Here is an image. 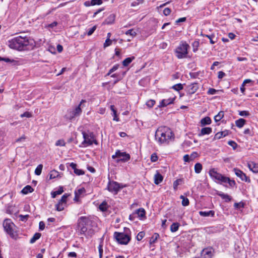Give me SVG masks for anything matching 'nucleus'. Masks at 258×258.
I'll return each mask as SVG.
<instances>
[{"instance_id": "obj_11", "label": "nucleus", "mask_w": 258, "mask_h": 258, "mask_svg": "<svg viewBox=\"0 0 258 258\" xmlns=\"http://www.w3.org/2000/svg\"><path fill=\"white\" fill-rule=\"evenodd\" d=\"M122 188L123 187L121 186L118 182L114 181H109L107 185L108 190L114 194H117L118 191Z\"/></svg>"}, {"instance_id": "obj_30", "label": "nucleus", "mask_w": 258, "mask_h": 258, "mask_svg": "<svg viewBox=\"0 0 258 258\" xmlns=\"http://www.w3.org/2000/svg\"><path fill=\"white\" fill-rule=\"evenodd\" d=\"M205 36L209 39L212 44H215L217 41V38L215 37L214 35H205Z\"/></svg>"}, {"instance_id": "obj_8", "label": "nucleus", "mask_w": 258, "mask_h": 258, "mask_svg": "<svg viewBox=\"0 0 258 258\" xmlns=\"http://www.w3.org/2000/svg\"><path fill=\"white\" fill-rule=\"evenodd\" d=\"M189 46L186 42H181L179 45L175 49V53L176 57L179 58H185L188 53V49Z\"/></svg>"}, {"instance_id": "obj_34", "label": "nucleus", "mask_w": 258, "mask_h": 258, "mask_svg": "<svg viewBox=\"0 0 258 258\" xmlns=\"http://www.w3.org/2000/svg\"><path fill=\"white\" fill-rule=\"evenodd\" d=\"M138 216L141 218H144L145 217V210L143 208H140L137 210L136 213Z\"/></svg>"}, {"instance_id": "obj_19", "label": "nucleus", "mask_w": 258, "mask_h": 258, "mask_svg": "<svg viewBox=\"0 0 258 258\" xmlns=\"http://www.w3.org/2000/svg\"><path fill=\"white\" fill-rule=\"evenodd\" d=\"M248 167L250 170L255 173L258 172V164L253 162H250L248 163Z\"/></svg>"}, {"instance_id": "obj_46", "label": "nucleus", "mask_w": 258, "mask_h": 258, "mask_svg": "<svg viewBox=\"0 0 258 258\" xmlns=\"http://www.w3.org/2000/svg\"><path fill=\"white\" fill-rule=\"evenodd\" d=\"M102 4V0H91V6L94 5H100Z\"/></svg>"}, {"instance_id": "obj_27", "label": "nucleus", "mask_w": 258, "mask_h": 258, "mask_svg": "<svg viewBox=\"0 0 258 258\" xmlns=\"http://www.w3.org/2000/svg\"><path fill=\"white\" fill-rule=\"evenodd\" d=\"M253 81L250 80V79H246L245 80L242 84L241 85V87H240V90L241 91V92L242 93H244V90H245V88H244V86L247 84H249V83H252Z\"/></svg>"}, {"instance_id": "obj_1", "label": "nucleus", "mask_w": 258, "mask_h": 258, "mask_svg": "<svg viewBox=\"0 0 258 258\" xmlns=\"http://www.w3.org/2000/svg\"><path fill=\"white\" fill-rule=\"evenodd\" d=\"M93 222L86 217H81L78 220V229L81 235L91 236L94 231L92 229Z\"/></svg>"}, {"instance_id": "obj_57", "label": "nucleus", "mask_w": 258, "mask_h": 258, "mask_svg": "<svg viewBox=\"0 0 258 258\" xmlns=\"http://www.w3.org/2000/svg\"><path fill=\"white\" fill-rule=\"evenodd\" d=\"M228 145L231 146L233 149H235L237 146V144L233 141H229L228 143Z\"/></svg>"}, {"instance_id": "obj_9", "label": "nucleus", "mask_w": 258, "mask_h": 258, "mask_svg": "<svg viewBox=\"0 0 258 258\" xmlns=\"http://www.w3.org/2000/svg\"><path fill=\"white\" fill-rule=\"evenodd\" d=\"M82 135L84 138V141L82 144L85 147H87L94 143L96 145L98 144L97 141L94 139V136L93 133L88 132H82Z\"/></svg>"}, {"instance_id": "obj_23", "label": "nucleus", "mask_w": 258, "mask_h": 258, "mask_svg": "<svg viewBox=\"0 0 258 258\" xmlns=\"http://www.w3.org/2000/svg\"><path fill=\"white\" fill-rule=\"evenodd\" d=\"M199 214L204 217H208V216H212L213 217L215 214V212L213 211H200Z\"/></svg>"}, {"instance_id": "obj_58", "label": "nucleus", "mask_w": 258, "mask_h": 258, "mask_svg": "<svg viewBox=\"0 0 258 258\" xmlns=\"http://www.w3.org/2000/svg\"><path fill=\"white\" fill-rule=\"evenodd\" d=\"M239 115L243 116H247L249 115V113L247 111H239Z\"/></svg>"}, {"instance_id": "obj_51", "label": "nucleus", "mask_w": 258, "mask_h": 258, "mask_svg": "<svg viewBox=\"0 0 258 258\" xmlns=\"http://www.w3.org/2000/svg\"><path fill=\"white\" fill-rule=\"evenodd\" d=\"M244 204L242 202H240V203H235L234 204V207L236 209H239L240 208H243V207H244Z\"/></svg>"}, {"instance_id": "obj_3", "label": "nucleus", "mask_w": 258, "mask_h": 258, "mask_svg": "<svg viewBox=\"0 0 258 258\" xmlns=\"http://www.w3.org/2000/svg\"><path fill=\"white\" fill-rule=\"evenodd\" d=\"M173 136V133L168 127L164 126L159 127L155 133V139L160 144H164L168 142Z\"/></svg>"}, {"instance_id": "obj_43", "label": "nucleus", "mask_w": 258, "mask_h": 258, "mask_svg": "<svg viewBox=\"0 0 258 258\" xmlns=\"http://www.w3.org/2000/svg\"><path fill=\"white\" fill-rule=\"evenodd\" d=\"M180 198L182 199V205L183 206H186L189 205V200L187 198L184 197L183 196H181Z\"/></svg>"}, {"instance_id": "obj_14", "label": "nucleus", "mask_w": 258, "mask_h": 258, "mask_svg": "<svg viewBox=\"0 0 258 258\" xmlns=\"http://www.w3.org/2000/svg\"><path fill=\"white\" fill-rule=\"evenodd\" d=\"M70 166L74 170V173L77 175H81L84 174V171L81 169L77 168V164L74 163H71Z\"/></svg>"}, {"instance_id": "obj_31", "label": "nucleus", "mask_w": 258, "mask_h": 258, "mask_svg": "<svg viewBox=\"0 0 258 258\" xmlns=\"http://www.w3.org/2000/svg\"><path fill=\"white\" fill-rule=\"evenodd\" d=\"M159 237V235L158 233H154L150 239V244H152L155 243Z\"/></svg>"}, {"instance_id": "obj_15", "label": "nucleus", "mask_w": 258, "mask_h": 258, "mask_svg": "<svg viewBox=\"0 0 258 258\" xmlns=\"http://www.w3.org/2000/svg\"><path fill=\"white\" fill-rule=\"evenodd\" d=\"M202 255L204 256V258H211L212 256L211 248L204 249L202 252Z\"/></svg>"}, {"instance_id": "obj_39", "label": "nucleus", "mask_w": 258, "mask_h": 258, "mask_svg": "<svg viewBox=\"0 0 258 258\" xmlns=\"http://www.w3.org/2000/svg\"><path fill=\"white\" fill-rule=\"evenodd\" d=\"M42 168L43 165L42 164L38 165L35 170V174L37 175H40L42 172Z\"/></svg>"}, {"instance_id": "obj_10", "label": "nucleus", "mask_w": 258, "mask_h": 258, "mask_svg": "<svg viewBox=\"0 0 258 258\" xmlns=\"http://www.w3.org/2000/svg\"><path fill=\"white\" fill-rule=\"evenodd\" d=\"M112 158H117L116 160L117 163L120 162H126L130 160L131 156L129 154L125 152H121L120 150H118L115 152V154L112 156Z\"/></svg>"}, {"instance_id": "obj_61", "label": "nucleus", "mask_w": 258, "mask_h": 258, "mask_svg": "<svg viewBox=\"0 0 258 258\" xmlns=\"http://www.w3.org/2000/svg\"><path fill=\"white\" fill-rule=\"evenodd\" d=\"M171 13V10L169 8H166L163 10V14L165 16H168Z\"/></svg>"}, {"instance_id": "obj_12", "label": "nucleus", "mask_w": 258, "mask_h": 258, "mask_svg": "<svg viewBox=\"0 0 258 258\" xmlns=\"http://www.w3.org/2000/svg\"><path fill=\"white\" fill-rule=\"evenodd\" d=\"M235 174L239 177L242 181H245V182H250V179L249 177H248L245 173H244L241 170L234 168L233 169Z\"/></svg>"}, {"instance_id": "obj_36", "label": "nucleus", "mask_w": 258, "mask_h": 258, "mask_svg": "<svg viewBox=\"0 0 258 258\" xmlns=\"http://www.w3.org/2000/svg\"><path fill=\"white\" fill-rule=\"evenodd\" d=\"M224 112L220 111L218 114L215 116L214 120L216 122L220 121L224 116Z\"/></svg>"}, {"instance_id": "obj_18", "label": "nucleus", "mask_w": 258, "mask_h": 258, "mask_svg": "<svg viewBox=\"0 0 258 258\" xmlns=\"http://www.w3.org/2000/svg\"><path fill=\"white\" fill-rule=\"evenodd\" d=\"M228 134H229V131L228 130H225L223 132H218L215 134V135L214 136V139L215 140L220 139L226 136L227 135H228Z\"/></svg>"}, {"instance_id": "obj_45", "label": "nucleus", "mask_w": 258, "mask_h": 258, "mask_svg": "<svg viewBox=\"0 0 258 258\" xmlns=\"http://www.w3.org/2000/svg\"><path fill=\"white\" fill-rule=\"evenodd\" d=\"M172 88L173 89H174V90H175L176 91H178L182 89L183 86L181 84L179 83V84H177L173 86Z\"/></svg>"}, {"instance_id": "obj_63", "label": "nucleus", "mask_w": 258, "mask_h": 258, "mask_svg": "<svg viewBox=\"0 0 258 258\" xmlns=\"http://www.w3.org/2000/svg\"><path fill=\"white\" fill-rule=\"evenodd\" d=\"M28 217H29L28 215H19L20 220H21L22 221H25L27 220Z\"/></svg>"}, {"instance_id": "obj_28", "label": "nucleus", "mask_w": 258, "mask_h": 258, "mask_svg": "<svg viewBox=\"0 0 258 258\" xmlns=\"http://www.w3.org/2000/svg\"><path fill=\"white\" fill-rule=\"evenodd\" d=\"M201 123L202 125L210 124L211 123V119L209 117H205L201 119Z\"/></svg>"}, {"instance_id": "obj_21", "label": "nucleus", "mask_w": 258, "mask_h": 258, "mask_svg": "<svg viewBox=\"0 0 258 258\" xmlns=\"http://www.w3.org/2000/svg\"><path fill=\"white\" fill-rule=\"evenodd\" d=\"M163 179V177L162 175L160 174L158 172L156 173V174L154 175V183L156 184H159L161 183Z\"/></svg>"}, {"instance_id": "obj_35", "label": "nucleus", "mask_w": 258, "mask_h": 258, "mask_svg": "<svg viewBox=\"0 0 258 258\" xmlns=\"http://www.w3.org/2000/svg\"><path fill=\"white\" fill-rule=\"evenodd\" d=\"M125 74V72H123L122 73V75H120L119 74L116 73V74H114L111 75V77H113V78H117V79L114 82L115 83H116L118 81L120 80L122 78V77L124 76Z\"/></svg>"}, {"instance_id": "obj_22", "label": "nucleus", "mask_w": 258, "mask_h": 258, "mask_svg": "<svg viewBox=\"0 0 258 258\" xmlns=\"http://www.w3.org/2000/svg\"><path fill=\"white\" fill-rule=\"evenodd\" d=\"M212 128L210 127H203L201 129V133L199 134V136L205 135H209L212 133Z\"/></svg>"}, {"instance_id": "obj_56", "label": "nucleus", "mask_w": 258, "mask_h": 258, "mask_svg": "<svg viewBox=\"0 0 258 258\" xmlns=\"http://www.w3.org/2000/svg\"><path fill=\"white\" fill-rule=\"evenodd\" d=\"M96 29V26H94L93 27H92L91 29H90L89 30V31L87 32V35L88 36L91 35L94 33V32L95 31Z\"/></svg>"}, {"instance_id": "obj_59", "label": "nucleus", "mask_w": 258, "mask_h": 258, "mask_svg": "<svg viewBox=\"0 0 258 258\" xmlns=\"http://www.w3.org/2000/svg\"><path fill=\"white\" fill-rule=\"evenodd\" d=\"M158 160V156L156 153H153L151 156V160L152 162H156Z\"/></svg>"}, {"instance_id": "obj_44", "label": "nucleus", "mask_w": 258, "mask_h": 258, "mask_svg": "<svg viewBox=\"0 0 258 258\" xmlns=\"http://www.w3.org/2000/svg\"><path fill=\"white\" fill-rule=\"evenodd\" d=\"M125 34L127 35H131L132 37H134L137 35V33L133 29H130L126 31Z\"/></svg>"}, {"instance_id": "obj_16", "label": "nucleus", "mask_w": 258, "mask_h": 258, "mask_svg": "<svg viewBox=\"0 0 258 258\" xmlns=\"http://www.w3.org/2000/svg\"><path fill=\"white\" fill-rule=\"evenodd\" d=\"M115 15L114 14L110 15L103 22V24L110 25L114 23L115 20Z\"/></svg>"}, {"instance_id": "obj_26", "label": "nucleus", "mask_w": 258, "mask_h": 258, "mask_svg": "<svg viewBox=\"0 0 258 258\" xmlns=\"http://www.w3.org/2000/svg\"><path fill=\"white\" fill-rule=\"evenodd\" d=\"M179 226V223L177 222L172 223V225L170 226V231L172 232H175L177 231L178 230Z\"/></svg>"}, {"instance_id": "obj_64", "label": "nucleus", "mask_w": 258, "mask_h": 258, "mask_svg": "<svg viewBox=\"0 0 258 258\" xmlns=\"http://www.w3.org/2000/svg\"><path fill=\"white\" fill-rule=\"evenodd\" d=\"M155 101L153 100H150L147 102V105L150 107H152L155 104Z\"/></svg>"}, {"instance_id": "obj_6", "label": "nucleus", "mask_w": 258, "mask_h": 258, "mask_svg": "<svg viewBox=\"0 0 258 258\" xmlns=\"http://www.w3.org/2000/svg\"><path fill=\"white\" fill-rule=\"evenodd\" d=\"M85 102L84 100H82L80 104L73 110H68L64 116V118L67 120L72 121L75 119L79 117L82 113L81 107H83V103Z\"/></svg>"}, {"instance_id": "obj_38", "label": "nucleus", "mask_w": 258, "mask_h": 258, "mask_svg": "<svg viewBox=\"0 0 258 258\" xmlns=\"http://www.w3.org/2000/svg\"><path fill=\"white\" fill-rule=\"evenodd\" d=\"M58 175H59L58 172L55 170H53L50 172L49 178L53 179V178H55L58 177Z\"/></svg>"}, {"instance_id": "obj_55", "label": "nucleus", "mask_w": 258, "mask_h": 258, "mask_svg": "<svg viewBox=\"0 0 258 258\" xmlns=\"http://www.w3.org/2000/svg\"><path fill=\"white\" fill-rule=\"evenodd\" d=\"M112 43V40H110L109 38H107L106 40H105V43H104V47H106L109 45H110Z\"/></svg>"}, {"instance_id": "obj_47", "label": "nucleus", "mask_w": 258, "mask_h": 258, "mask_svg": "<svg viewBox=\"0 0 258 258\" xmlns=\"http://www.w3.org/2000/svg\"><path fill=\"white\" fill-rule=\"evenodd\" d=\"M69 196V195L65 194L63 195L61 199L59 200V202L62 203V204H66L67 202V199Z\"/></svg>"}, {"instance_id": "obj_37", "label": "nucleus", "mask_w": 258, "mask_h": 258, "mask_svg": "<svg viewBox=\"0 0 258 258\" xmlns=\"http://www.w3.org/2000/svg\"><path fill=\"white\" fill-rule=\"evenodd\" d=\"M40 236H41V234L40 233H36L33 235L32 238L30 239V242L31 243H34L37 240H38V239L40 238Z\"/></svg>"}, {"instance_id": "obj_48", "label": "nucleus", "mask_w": 258, "mask_h": 258, "mask_svg": "<svg viewBox=\"0 0 258 258\" xmlns=\"http://www.w3.org/2000/svg\"><path fill=\"white\" fill-rule=\"evenodd\" d=\"M99 209L102 211H105L107 210V204L105 202H103L99 206Z\"/></svg>"}, {"instance_id": "obj_24", "label": "nucleus", "mask_w": 258, "mask_h": 258, "mask_svg": "<svg viewBox=\"0 0 258 258\" xmlns=\"http://www.w3.org/2000/svg\"><path fill=\"white\" fill-rule=\"evenodd\" d=\"M33 191V188L30 185H27L21 190L23 194L26 195L31 193Z\"/></svg>"}, {"instance_id": "obj_7", "label": "nucleus", "mask_w": 258, "mask_h": 258, "mask_svg": "<svg viewBox=\"0 0 258 258\" xmlns=\"http://www.w3.org/2000/svg\"><path fill=\"white\" fill-rule=\"evenodd\" d=\"M127 231H130V230L128 229H125V233L118 232L114 233V237L118 243L126 245L131 240V236L127 233Z\"/></svg>"}, {"instance_id": "obj_52", "label": "nucleus", "mask_w": 258, "mask_h": 258, "mask_svg": "<svg viewBox=\"0 0 258 258\" xmlns=\"http://www.w3.org/2000/svg\"><path fill=\"white\" fill-rule=\"evenodd\" d=\"M219 92V90H217L214 88H210L208 91V94L209 95H214L216 93Z\"/></svg>"}, {"instance_id": "obj_29", "label": "nucleus", "mask_w": 258, "mask_h": 258, "mask_svg": "<svg viewBox=\"0 0 258 258\" xmlns=\"http://www.w3.org/2000/svg\"><path fill=\"white\" fill-rule=\"evenodd\" d=\"M203 168L202 165L200 163H197L195 165V171L196 173H200L202 171Z\"/></svg>"}, {"instance_id": "obj_60", "label": "nucleus", "mask_w": 258, "mask_h": 258, "mask_svg": "<svg viewBox=\"0 0 258 258\" xmlns=\"http://www.w3.org/2000/svg\"><path fill=\"white\" fill-rule=\"evenodd\" d=\"M20 116H21V117H26L29 118L32 116V114H31V113H30L29 112H25L24 113L21 114L20 115Z\"/></svg>"}, {"instance_id": "obj_41", "label": "nucleus", "mask_w": 258, "mask_h": 258, "mask_svg": "<svg viewBox=\"0 0 258 258\" xmlns=\"http://www.w3.org/2000/svg\"><path fill=\"white\" fill-rule=\"evenodd\" d=\"M98 251L99 253V258H102L103 256V241H101L98 246Z\"/></svg>"}, {"instance_id": "obj_25", "label": "nucleus", "mask_w": 258, "mask_h": 258, "mask_svg": "<svg viewBox=\"0 0 258 258\" xmlns=\"http://www.w3.org/2000/svg\"><path fill=\"white\" fill-rule=\"evenodd\" d=\"M246 120L245 119L243 118H239L235 121V124L238 127L241 128L243 126Z\"/></svg>"}, {"instance_id": "obj_62", "label": "nucleus", "mask_w": 258, "mask_h": 258, "mask_svg": "<svg viewBox=\"0 0 258 258\" xmlns=\"http://www.w3.org/2000/svg\"><path fill=\"white\" fill-rule=\"evenodd\" d=\"M200 72L190 73V76L192 78H197L199 75Z\"/></svg>"}, {"instance_id": "obj_49", "label": "nucleus", "mask_w": 258, "mask_h": 258, "mask_svg": "<svg viewBox=\"0 0 258 258\" xmlns=\"http://www.w3.org/2000/svg\"><path fill=\"white\" fill-rule=\"evenodd\" d=\"M66 143L63 140H59L55 143L56 146H64Z\"/></svg>"}, {"instance_id": "obj_4", "label": "nucleus", "mask_w": 258, "mask_h": 258, "mask_svg": "<svg viewBox=\"0 0 258 258\" xmlns=\"http://www.w3.org/2000/svg\"><path fill=\"white\" fill-rule=\"evenodd\" d=\"M209 175L213 179L218 180L221 183H228L230 186L233 187L235 185L234 180H231L229 177L224 176L217 172L215 168L209 170Z\"/></svg>"}, {"instance_id": "obj_2", "label": "nucleus", "mask_w": 258, "mask_h": 258, "mask_svg": "<svg viewBox=\"0 0 258 258\" xmlns=\"http://www.w3.org/2000/svg\"><path fill=\"white\" fill-rule=\"evenodd\" d=\"M29 40L27 37L19 36L9 41L8 45L11 48L22 51L29 45Z\"/></svg>"}, {"instance_id": "obj_32", "label": "nucleus", "mask_w": 258, "mask_h": 258, "mask_svg": "<svg viewBox=\"0 0 258 258\" xmlns=\"http://www.w3.org/2000/svg\"><path fill=\"white\" fill-rule=\"evenodd\" d=\"M135 58V57L134 56L125 58L122 61L123 66L124 67L127 66Z\"/></svg>"}, {"instance_id": "obj_20", "label": "nucleus", "mask_w": 258, "mask_h": 258, "mask_svg": "<svg viewBox=\"0 0 258 258\" xmlns=\"http://www.w3.org/2000/svg\"><path fill=\"white\" fill-rule=\"evenodd\" d=\"M175 98H170L168 99H163L160 102L159 107H164L167 106L168 104L172 103L174 100Z\"/></svg>"}, {"instance_id": "obj_42", "label": "nucleus", "mask_w": 258, "mask_h": 258, "mask_svg": "<svg viewBox=\"0 0 258 258\" xmlns=\"http://www.w3.org/2000/svg\"><path fill=\"white\" fill-rule=\"evenodd\" d=\"M85 191V189L84 187H82L76 190L75 192V195H76L77 196H79L80 197L82 194H84Z\"/></svg>"}, {"instance_id": "obj_13", "label": "nucleus", "mask_w": 258, "mask_h": 258, "mask_svg": "<svg viewBox=\"0 0 258 258\" xmlns=\"http://www.w3.org/2000/svg\"><path fill=\"white\" fill-rule=\"evenodd\" d=\"M198 88V84L197 83L192 84L187 86V91L189 95H191L197 91Z\"/></svg>"}, {"instance_id": "obj_33", "label": "nucleus", "mask_w": 258, "mask_h": 258, "mask_svg": "<svg viewBox=\"0 0 258 258\" xmlns=\"http://www.w3.org/2000/svg\"><path fill=\"white\" fill-rule=\"evenodd\" d=\"M63 191L62 187H60L59 188L55 191H52L51 192V197L52 198H55L56 196L58 195L61 194Z\"/></svg>"}, {"instance_id": "obj_40", "label": "nucleus", "mask_w": 258, "mask_h": 258, "mask_svg": "<svg viewBox=\"0 0 258 258\" xmlns=\"http://www.w3.org/2000/svg\"><path fill=\"white\" fill-rule=\"evenodd\" d=\"M65 204H62L61 202H58L55 206L56 209L58 211H62L64 209Z\"/></svg>"}, {"instance_id": "obj_17", "label": "nucleus", "mask_w": 258, "mask_h": 258, "mask_svg": "<svg viewBox=\"0 0 258 258\" xmlns=\"http://www.w3.org/2000/svg\"><path fill=\"white\" fill-rule=\"evenodd\" d=\"M217 195L220 196L222 199L225 200L226 202H230L232 200V198L227 194H224L221 191H218L217 193Z\"/></svg>"}, {"instance_id": "obj_53", "label": "nucleus", "mask_w": 258, "mask_h": 258, "mask_svg": "<svg viewBox=\"0 0 258 258\" xmlns=\"http://www.w3.org/2000/svg\"><path fill=\"white\" fill-rule=\"evenodd\" d=\"M145 236V233L144 232H139L137 236V239L138 240V241H140L142 239V238L144 237Z\"/></svg>"}, {"instance_id": "obj_50", "label": "nucleus", "mask_w": 258, "mask_h": 258, "mask_svg": "<svg viewBox=\"0 0 258 258\" xmlns=\"http://www.w3.org/2000/svg\"><path fill=\"white\" fill-rule=\"evenodd\" d=\"M118 68V65L114 66L106 74V76H109L111 73L115 71Z\"/></svg>"}, {"instance_id": "obj_54", "label": "nucleus", "mask_w": 258, "mask_h": 258, "mask_svg": "<svg viewBox=\"0 0 258 258\" xmlns=\"http://www.w3.org/2000/svg\"><path fill=\"white\" fill-rule=\"evenodd\" d=\"M181 182V179H178L174 181L173 182V188L174 189H176L178 185L179 184L180 182Z\"/></svg>"}, {"instance_id": "obj_5", "label": "nucleus", "mask_w": 258, "mask_h": 258, "mask_svg": "<svg viewBox=\"0 0 258 258\" xmlns=\"http://www.w3.org/2000/svg\"><path fill=\"white\" fill-rule=\"evenodd\" d=\"M3 227L5 231L12 238L17 239L18 234L16 229V227L11 219H5L3 222Z\"/></svg>"}]
</instances>
